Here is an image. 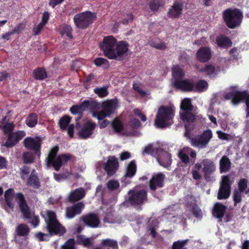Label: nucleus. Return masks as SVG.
<instances>
[{
	"label": "nucleus",
	"instance_id": "20",
	"mask_svg": "<svg viewBox=\"0 0 249 249\" xmlns=\"http://www.w3.org/2000/svg\"><path fill=\"white\" fill-rule=\"evenodd\" d=\"M165 176L162 173L154 175L149 181V188L152 191H155L158 188L164 186Z\"/></svg>",
	"mask_w": 249,
	"mask_h": 249
},
{
	"label": "nucleus",
	"instance_id": "17",
	"mask_svg": "<svg viewBox=\"0 0 249 249\" xmlns=\"http://www.w3.org/2000/svg\"><path fill=\"white\" fill-rule=\"evenodd\" d=\"M196 59L200 62L205 63L210 61L212 57V51L208 47H201L196 54Z\"/></svg>",
	"mask_w": 249,
	"mask_h": 249
},
{
	"label": "nucleus",
	"instance_id": "49",
	"mask_svg": "<svg viewBox=\"0 0 249 249\" xmlns=\"http://www.w3.org/2000/svg\"><path fill=\"white\" fill-rule=\"evenodd\" d=\"M76 242L79 245H82L86 247H90L92 244V241L90 238H85L83 235H78L77 236Z\"/></svg>",
	"mask_w": 249,
	"mask_h": 249
},
{
	"label": "nucleus",
	"instance_id": "3",
	"mask_svg": "<svg viewBox=\"0 0 249 249\" xmlns=\"http://www.w3.org/2000/svg\"><path fill=\"white\" fill-rule=\"evenodd\" d=\"M222 16L226 26L231 29L239 27L243 18V13L238 8H227L223 12Z\"/></svg>",
	"mask_w": 249,
	"mask_h": 249
},
{
	"label": "nucleus",
	"instance_id": "15",
	"mask_svg": "<svg viewBox=\"0 0 249 249\" xmlns=\"http://www.w3.org/2000/svg\"><path fill=\"white\" fill-rule=\"evenodd\" d=\"M119 168V162L114 156L109 157L108 160L103 165V168L108 177L113 176Z\"/></svg>",
	"mask_w": 249,
	"mask_h": 249
},
{
	"label": "nucleus",
	"instance_id": "30",
	"mask_svg": "<svg viewBox=\"0 0 249 249\" xmlns=\"http://www.w3.org/2000/svg\"><path fill=\"white\" fill-rule=\"evenodd\" d=\"M84 223L92 228H96L100 223V220L98 216L94 213H89L82 217Z\"/></svg>",
	"mask_w": 249,
	"mask_h": 249
},
{
	"label": "nucleus",
	"instance_id": "14",
	"mask_svg": "<svg viewBox=\"0 0 249 249\" xmlns=\"http://www.w3.org/2000/svg\"><path fill=\"white\" fill-rule=\"evenodd\" d=\"M201 163L203 165L202 172L204 177L207 181H210L212 179V175L216 170L215 164L213 161L208 159H204Z\"/></svg>",
	"mask_w": 249,
	"mask_h": 249
},
{
	"label": "nucleus",
	"instance_id": "19",
	"mask_svg": "<svg viewBox=\"0 0 249 249\" xmlns=\"http://www.w3.org/2000/svg\"><path fill=\"white\" fill-rule=\"evenodd\" d=\"M183 6V2L175 1L169 9L167 12V16L171 18H178L182 14Z\"/></svg>",
	"mask_w": 249,
	"mask_h": 249
},
{
	"label": "nucleus",
	"instance_id": "54",
	"mask_svg": "<svg viewBox=\"0 0 249 249\" xmlns=\"http://www.w3.org/2000/svg\"><path fill=\"white\" fill-rule=\"evenodd\" d=\"M1 128L2 132L3 133L7 135L11 133L14 132L13 131L14 129L15 126L13 123H6L3 125L0 126Z\"/></svg>",
	"mask_w": 249,
	"mask_h": 249
},
{
	"label": "nucleus",
	"instance_id": "64",
	"mask_svg": "<svg viewBox=\"0 0 249 249\" xmlns=\"http://www.w3.org/2000/svg\"><path fill=\"white\" fill-rule=\"evenodd\" d=\"M25 28V24L23 22L19 23L12 31L13 34L20 33Z\"/></svg>",
	"mask_w": 249,
	"mask_h": 249
},
{
	"label": "nucleus",
	"instance_id": "48",
	"mask_svg": "<svg viewBox=\"0 0 249 249\" xmlns=\"http://www.w3.org/2000/svg\"><path fill=\"white\" fill-rule=\"evenodd\" d=\"M85 110L84 106H83V102L80 105H74L70 108V111L71 114L79 115V116L76 120L77 121L81 118L83 112Z\"/></svg>",
	"mask_w": 249,
	"mask_h": 249
},
{
	"label": "nucleus",
	"instance_id": "41",
	"mask_svg": "<svg viewBox=\"0 0 249 249\" xmlns=\"http://www.w3.org/2000/svg\"><path fill=\"white\" fill-rule=\"evenodd\" d=\"M237 186V191L245 193L246 194L249 193V183L247 179L244 178L240 179L238 182Z\"/></svg>",
	"mask_w": 249,
	"mask_h": 249
},
{
	"label": "nucleus",
	"instance_id": "42",
	"mask_svg": "<svg viewBox=\"0 0 249 249\" xmlns=\"http://www.w3.org/2000/svg\"><path fill=\"white\" fill-rule=\"evenodd\" d=\"M165 5L164 0H151L149 2V7L153 12H157L159 9Z\"/></svg>",
	"mask_w": 249,
	"mask_h": 249
},
{
	"label": "nucleus",
	"instance_id": "23",
	"mask_svg": "<svg viewBox=\"0 0 249 249\" xmlns=\"http://www.w3.org/2000/svg\"><path fill=\"white\" fill-rule=\"evenodd\" d=\"M137 172V165L135 160H131L128 164L125 175L121 178V182L130 183V181H126L127 178H131L135 175Z\"/></svg>",
	"mask_w": 249,
	"mask_h": 249
},
{
	"label": "nucleus",
	"instance_id": "55",
	"mask_svg": "<svg viewBox=\"0 0 249 249\" xmlns=\"http://www.w3.org/2000/svg\"><path fill=\"white\" fill-rule=\"evenodd\" d=\"M93 90L94 93L100 98L105 97L108 94L107 89L106 87L95 88Z\"/></svg>",
	"mask_w": 249,
	"mask_h": 249
},
{
	"label": "nucleus",
	"instance_id": "33",
	"mask_svg": "<svg viewBox=\"0 0 249 249\" xmlns=\"http://www.w3.org/2000/svg\"><path fill=\"white\" fill-rule=\"evenodd\" d=\"M216 43L218 47L221 48H228L232 46V42L227 36L220 35L216 38Z\"/></svg>",
	"mask_w": 249,
	"mask_h": 249
},
{
	"label": "nucleus",
	"instance_id": "45",
	"mask_svg": "<svg viewBox=\"0 0 249 249\" xmlns=\"http://www.w3.org/2000/svg\"><path fill=\"white\" fill-rule=\"evenodd\" d=\"M111 126L115 133H120L124 129L123 122L118 118H115L111 123Z\"/></svg>",
	"mask_w": 249,
	"mask_h": 249
},
{
	"label": "nucleus",
	"instance_id": "50",
	"mask_svg": "<svg viewBox=\"0 0 249 249\" xmlns=\"http://www.w3.org/2000/svg\"><path fill=\"white\" fill-rule=\"evenodd\" d=\"M71 118L68 115H64L61 117L59 121V126L62 130L67 129L70 125Z\"/></svg>",
	"mask_w": 249,
	"mask_h": 249
},
{
	"label": "nucleus",
	"instance_id": "7",
	"mask_svg": "<svg viewBox=\"0 0 249 249\" xmlns=\"http://www.w3.org/2000/svg\"><path fill=\"white\" fill-rule=\"evenodd\" d=\"M117 39L112 36H105L102 42H100L99 47L104 55L110 59H115V47Z\"/></svg>",
	"mask_w": 249,
	"mask_h": 249
},
{
	"label": "nucleus",
	"instance_id": "1",
	"mask_svg": "<svg viewBox=\"0 0 249 249\" xmlns=\"http://www.w3.org/2000/svg\"><path fill=\"white\" fill-rule=\"evenodd\" d=\"M59 147L55 145L52 147L46 158L45 162L48 168L53 167L56 171H59L62 165L67 164L71 160L72 155L70 154H64L57 155Z\"/></svg>",
	"mask_w": 249,
	"mask_h": 249
},
{
	"label": "nucleus",
	"instance_id": "57",
	"mask_svg": "<svg viewBox=\"0 0 249 249\" xmlns=\"http://www.w3.org/2000/svg\"><path fill=\"white\" fill-rule=\"evenodd\" d=\"M121 14L122 16L124 17L125 13L124 12L121 13ZM125 15L127 16L126 18H124L122 21H120V23H122L124 25H127L129 22H132L134 19V16L131 12H126L125 13Z\"/></svg>",
	"mask_w": 249,
	"mask_h": 249
},
{
	"label": "nucleus",
	"instance_id": "61",
	"mask_svg": "<svg viewBox=\"0 0 249 249\" xmlns=\"http://www.w3.org/2000/svg\"><path fill=\"white\" fill-rule=\"evenodd\" d=\"M242 192L235 190L233 193V200L234 201V205H236L242 201Z\"/></svg>",
	"mask_w": 249,
	"mask_h": 249
},
{
	"label": "nucleus",
	"instance_id": "26",
	"mask_svg": "<svg viewBox=\"0 0 249 249\" xmlns=\"http://www.w3.org/2000/svg\"><path fill=\"white\" fill-rule=\"evenodd\" d=\"M47 229L51 235H62L66 232V229L58 221L49 224L46 226Z\"/></svg>",
	"mask_w": 249,
	"mask_h": 249
},
{
	"label": "nucleus",
	"instance_id": "62",
	"mask_svg": "<svg viewBox=\"0 0 249 249\" xmlns=\"http://www.w3.org/2000/svg\"><path fill=\"white\" fill-rule=\"evenodd\" d=\"M92 116L93 117H96L99 121L103 120L104 118L108 117V115L102 109L100 111H93L92 113Z\"/></svg>",
	"mask_w": 249,
	"mask_h": 249
},
{
	"label": "nucleus",
	"instance_id": "29",
	"mask_svg": "<svg viewBox=\"0 0 249 249\" xmlns=\"http://www.w3.org/2000/svg\"><path fill=\"white\" fill-rule=\"evenodd\" d=\"M102 108L109 116L114 113L117 108V103L114 100H107L102 103Z\"/></svg>",
	"mask_w": 249,
	"mask_h": 249
},
{
	"label": "nucleus",
	"instance_id": "9",
	"mask_svg": "<svg viewBox=\"0 0 249 249\" xmlns=\"http://www.w3.org/2000/svg\"><path fill=\"white\" fill-rule=\"evenodd\" d=\"M42 143V140L39 137H26L23 142V144L27 149L33 151L38 157L41 155Z\"/></svg>",
	"mask_w": 249,
	"mask_h": 249
},
{
	"label": "nucleus",
	"instance_id": "56",
	"mask_svg": "<svg viewBox=\"0 0 249 249\" xmlns=\"http://www.w3.org/2000/svg\"><path fill=\"white\" fill-rule=\"evenodd\" d=\"M101 245L103 246L111 247L113 249H117L118 248L117 242L115 240L110 239L103 240Z\"/></svg>",
	"mask_w": 249,
	"mask_h": 249
},
{
	"label": "nucleus",
	"instance_id": "4",
	"mask_svg": "<svg viewBox=\"0 0 249 249\" xmlns=\"http://www.w3.org/2000/svg\"><path fill=\"white\" fill-rule=\"evenodd\" d=\"M15 198L24 218L26 219H32L31 223L34 228L36 227L39 223V217L37 215L32 216L34 213L31 212L23 194L21 193L16 194Z\"/></svg>",
	"mask_w": 249,
	"mask_h": 249
},
{
	"label": "nucleus",
	"instance_id": "35",
	"mask_svg": "<svg viewBox=\"0 0 249 249\" xmlns=\"http://www.w3.org/2000/svg\"><path fill=\"white\" fill-rule=\"evenodd\" d=\"M35 170H33V172L30 175L28 179L26 185L28 186L32 187L34 189H38L40 187V181L38 177L36 174H33V172Z\"/></svg>",
	"mask_w": 249,
	"mask_h": 249
},
{
	"label": "nucleus",
	"instance_id": "11",
	"mask_svg": "<svg viewBox=\"0 0 249 249\" xmlns=\"http://www.w3.org/2000/svg\"><path fill=\"white\" fill-rule=\"evenodd\" d=\"M231 184L229 175H225L222 177V180L217 194L218 199H226L229 197Z\"/></svg>",
	"mask_w": 249,
	"mask_h": 249
},
{
	"label": "nucleus",
	"instance_id": "47",
	"mask_svg": "<svg viewBox=\"0 0 249 249\" xmlns=\"http://www.w3.org/2000/svg\"><path fill=\"white\" fill-rule=\"evenodd\" d=\"M208 88V83L205 80H199L195 86V91L201 92L207 89Z\"/></svg>",
	"mask_w": 249,
	"mask_h": 249
},
{
	"label": "nucleus",
	"instance_id": "18",
	"mask_svg": "<svg viewBox=\"0 0 249 249\" xmlns=\"http://www.w3.org/2000/svg\"><path fill=\"white\" fill-rule=\"evenodd\" d=\"M173 86L176 89L184 91L190 92L195 90L194 82L189 79H181L173 83Z\"/></svg>",
	"mask_w": 249,
	"mask_h": 249
},
{
	"label": "nucleus",
	"instance_id": "6",
	"mask_svg": "<svg viewBox=\"0 0 249 249\" xmlns=\"http://www.w3.org/2000/svg\"><path fill=\"white\" fill-rule=\"evenodd\" d=\"M96 18L95 13L86 11L75 15L73 17V22L77 28L84 30L88 28Z\"/></svg>",
	"mask_w": 249,
	"mask_h": 249
},
{
	"label": "nucleus",
	"instance_id": "10",
	"mask_svg": "<svg viewBox=\"0 0 249 249\" xmlns=\"http://www.w3.org/2000/svg\"><path fill=\"white\" fill-rule=\"evenodd\" d=\"M26 135L24 130H18L6 135L4 141L1 145L7 148L16 146Z\"/></svg>",
	"mask_w": 249,
	"mask_h": 249
},
{
	"label": "nucleus",
	"instance_id": "25",
	"mask_svg": "<svg viewBox=\"0 0 249 249\" xmlns=\"http://www.w3.org/2000/svg\"><path fill=\"white\" fill-rule=\"evenodd\" d=\"M227 206L220 202L216 203L213 209V215L218 219V222H222V218L224 216L227 210Z\"/></svg>",
	"mask_w": 249,
	"mask_h": 249
},
{
	"label": "nucleus",
	"instance_id": "32",
	"mask_svg": "<svg viewBox=\"0 0 249 249\" xmlns=\"http://www.w3.org/2000/svg\"><path fill=\"white\" fill-rule=\"evenodd\" d=\"M185 75L184 71L178 65L174 66L172 68V83L183 79Z\"/></svg>",
	"mask_w": 249,
	"mask_h": 249
},
{
	"label": "nucleus",
	"instance_id": "12",
	"mask_svg": "<svg viewBox=\"0 0 249 249\" xmlns=\"http://www.w3.org/2000/svg\"><path fill=\"white\" fill-rule=\"evenodd\" d=\"M196 157V151L188 147L183 148L178 153V157L185 165L190 162L194 163Z\"/></svg>",
	"mask_w": 249,
	"mask_h": 249
},
{
	"label": "nucleus",
	"instance_id": "53",
	"mask_svg": "<svg viewBox=\"0 0 249 249\" xmlns=\"http://www.w3.org/2000/svg\"><path fill=\"white\" fill-rule=\"evenodd\" d=\"M35 159L34 155L30 152L26 151L22 154V160L24 164L32 163L34 162Z\"/></svg>",
	"mask_w": 249,
	"mask_h": 249
},
{
	"label": "nucleus",
	"instance_id": "28",
	"mask_svg": "<svg viewBox=\"0 0 249 249\" xmlns=\"http://www.w3.org/2000/svg\"><path fill=\"white\" fill-rule=\"evenodd\" d=\"M86 195L84 188H79L71 192L68 196L67 201L70 203H74L82 199Z\"/></svg>",
	"mask_w": 249,
	"mask_h": 249
},
{
	"label": "nucleus",
	"instance_id": "36",
	"mask_svg": "<svg viewBox=\"0 0 249 249\" xmlns=\"http://www.w3.org/2000/svg\"><path fill=\"white\" fill-rule=\"evenodd\" d=\"M33 75L35 79L40 81L44 80L48 76L45 69L41 67L35 69L33 72Z\"/></svg>",
	"mask_w": 249,
	"mask_h": 249
},
{
	"label": "nucleus",
	"instance_id": "60",
	"mask_svg": "<svg viewBox=\"0 0 249 249\" xmlns=\"http://www.w3.org/2000/svg\"><path fill=\"white\" fill-rule=\"evenodd\" d=\"M107 186L108 190L115 191L119 188L120 184L117 180H110L107 182Z\"/></svg>",
	"mask_w": 249,
	"mask_h": 249
},
{
	"label": "nucleus",
	"instance_id": "59",
	"mask_svg": "<svg viewBox=\"0 0 249 249\" xmlns=\"http://www.w3.org/2000/svg\"><path fill=\"white\" fill-rule=\"evenodd\" d=\"M75 241L73 238H70L65 242L62 246V249H76L75 247Z\"/></svg>",
	"mask_w": 249,
	"mask_h": 249
},
{
	"label": "nucleus",
	"instance_id": "24",
	"mask_svg": "<svg viewBox=\"0 0 249 249\" xmlns=\"http://www.w3.org/2000/svg\"><path fill=\"white\" fill-rule=\"evenodd\" d=\"M179 116L184 126L195 125L197 116L192 111L179 113Z\"/></svg>",
	"mask_w": 249,
	"mask_h": 249
},
{
	"label": "nucleus",
	"instance_id": "40",
	"mask_svg": "<svg viewBox=\"0 0 249 249\" xmlns=\"http://www.w3.org/2000/svg\"><path fill=\"white\" fill-rule=\"evenodd\" d=\"M72 29L70 25L64 24L59 28V32L60 35L63 36L64 35L70 39H72L73 36L71 34Z\"/></svg>",
	"mask_w": 249,
	"mask_h": 249
},
{
	"label": "nucleus",
	"instance_id": "8",
	"mask_svg": "<svg viewBox=\"0 0 249 249\" xmlns=\"http://www.w3.org/2000/svg\"><path fill=\"white\" fill-rule=\"evenodd\" d=\"M213 132L210 129L204 130L201 134L195 136L191 139V145L199 148H206L212 138Z\"/></svg>",
	"mask_w": 249,
	"mask_h": 249
},
{
	"label": "nucleus",
	"instance_id": "52",
	"mask_svg": "<svg viewBox=\"0 0 249 249\" xmlns=\"http://www.w3.org/2000/svg\"><path fill=\"white\" fill-rule=\"evenodd\" d=\"M189 239L185 240H178L177 241H175L171 247V249H187V248L185 246L187 244Z\"/></svg>",
	"mask_w": 249,
	"mask_h": 249
},
{
	"label": "nucleus",
	"instance_id": "13",
	"mask_svg": "<svg viewBox=\"0 0 249 249\" xmlns=\"http://www.w3.org/2000/svg\"><path fill=\"white\" fill-rule=\"evenodd\" d=\"M96 127V124L91 120H88L83 125L79 131L78 136L83 139L90 138Z\"/></svg>",
	"mask_w": 249,
	"mask_h": 249
},
{
	"label": "nucleus",
	"instance_id": "16",
	"mask_svg": "<svg viewBox=\"0 0 249 249\" xmlns=\"http://www.w3.org/2000/svg\"><path fill=\"white\" fill-rule=\"evenodd\" d=\"M85 208V205L82 202H78L66 208V216L68 219L73 218L77 215L81 213Z\"/></svg>",
	"mask_w": 249,
	"mask_h": 249
},
{
	"label": "nucleus",
	"instance_id": "44",
	"mask_svg": "<svg viewBox=\"0 0 249 249\" xmlns=\"http://www.w3.org/2000/svg\"><path fill=\"white\" fill-rule=\"evenodd\" d=\"M83 106H84L85 109L89 108L92 112L97 111L100 107V104L96 101H89V100H85L83 102Z\"/></svg>",
	"mask_w": 249,
	"mask_h": 249
},
{
	"label": "nucleus",
	"instance_id": "51",
	"mask_svg": "<svg viewBox=\"0 0 249 249\" xmlns=\"http://www.w3.org/2000/svg\"><path fill=\"white\" fill-rule=\"evenodd\" d=\"M160 148H153L152 144H149L145 146L144 150L142 152L143 155L145 154H150L153 156H156Z\"/></svg>",
	"mask_w": 249,
	"mask_h": 249
},
{
	"label": "nucleus",
	"instance_id": "2",
	"mask_svg": "<svg viewBox=\"0 0 249 249\" xmlns=\"http://www.w3.org/2000/svg\"><path fill=\"white\" fill-rule=\"evenodd\" d=\"M175 109L171 106H162L158 109L155 120L156 127L164 128L173 124Z\"/></svg>",
	"mask_w": 249,
	"mask_h": 249
},
{
	"label": "nucleus",
	"instance_id": "39",
	"mask_svg": "<svg viewBox=\"0 0 249 249\" xmlns=\"http://www.w3.org/2000/svg\"><path fill=\"white\" fill-rule=\"evenodd\" d=\"M180 110L179 113L182 112H189L193 110L194 107L192 105L191 100L190 98L184 99L180 104Z\"/></svg>",
	"mask_w": 249,
	"mask_h": 249
},
{
	"label": "nucleus",
	"instance_id": "63",
	"mask_svg": "<svg viewBox=\"0 0 249 249\" xmlns=\"http://www.w3.org/2000/svg\"><path fill=\"white\" fill-rule=\"evenodd\" d=\"M94 64L97 67H100L103 64L106 65V66L108 67L109 66V62L105 58L102 57H98L94 59Z\"/></svg>",
	"mask_w": 249,
	"mask_h": 249
},
{
	"label": "nucleus",
	"instance_id": "58",
	"mask_svg": "<svg viewBox=\"0 0 249 249\" xmlns=\"http://www.w3.org/2000/svg\"><path fill=\"white\" fill-rule=\"evenodd\" d=\"M47 216L48 219L45 220L47 226L50 224H51L58 221L56 219V214L53 211H48L47 212Z\"/></svg>",
	"mask_w": 249,
	"mask_h": 249
},
{
	"label": "nucleus",
	"instance_id": "46",
	"mask_svg": "<svg viewBox=\"0 0 249 249\" xmlns=\"http://www.w3.org/2000/svg\"><path fill=\"white\" fill-rule=\"evenodd\" d=\"M16 231L18 236H25L29 234L30 229L26 224H20L18 226Z\"/></svg>",
	"mask_w": 249,
	"mask_h": 249
},
{
	"label": "nucleus",
	"instance_id": "37",
	"mask_svg": "<svg viewBox=\"0 0 249 249\" xmlns=\"http://www.w3.org/2000/svg\"><path fill=\"white\" fill-rule=\"evenodd\" d=\"M187 206L193 215L199 220L202 218V213L201 209L196 203H188Z\"/></svg>",
	"mask_w": 249,
	"mask_h": 249
},
{
	"label": "nucleus",
	"instance_id": "27",
	"mask_svg": "<svg viewBox=\"0 0 249 249\" xmlns=\"http://www.w3.org/2000/svg\"><path fill=\"white\" fill-rule=\"evenodd\" d=\"M129 44L126 41H120L116 42L114 53L115 59L121 57L126 53L128 51Z\"/></svg>",
	"mask_w": 249,
	"mask_h": 249
},
{
	"label": "nucleus",
	"instance_id": "31",
	"mask_svg": "<svg viewBox=\"0 0 249 249\" xmlns=\"http://www.w3.org/2000/svg\"><path fill=\"white\" fill-rule=\"evenodd\" d=\"M195 69L199 72H204L209 77H214L217 74L215 67L212 64H206L203 68H199L198 66H195Z\"/></svg>",
	"mask_w": 249,
	"mask_h": 249
},
{
	"label": "nucleus",
	"instance_id": "22",
	"mask_svg": "<svg viewBox=\"0 0 249 249\" xmlns=\"http://www.w3.org/2000/svg\"><path fill=\"white\" fill-rule=\"evenodd\" d=\"M246 94V90L232 91L226 94L224 97L225 99L231 100L233 104L236 105L243 101L244 95Z\"/></svg>",
	"mask_w": 249,
	"mask_h": 249
},
{
	"label": "nucleus",
	"instance_id": "34",
	"mask_svg": "<svg viewBox=\"0 0 249 249\" xmlns=\"http://www.w3.org/2000/svg\"><path fill=\"white\" fill-rule=\"evenodd\" d=\"M231 163L227 156H223L219 161V169L220 173H226L231 168Z\"/></svg>",
	"mask_w": 249,
	"mask_h": 249
},
{
	"label": "nucleus",
	"instance_id": "5",
	"mask_svg": "<svg viewBox=\"0 0 249 249\" xmlns=\"http://www.w3.org/2000/svg\"><path fill=\"white\" fill-rule=\"evenodd\" d=\"M128 195V202L137 210H142V206L147 199V192L144 189L130 190Z\"/></svg>",
	"mask_w": 249,
	"mask_h": 249
},
{
	"label": "nucleus",
	"instance_id": "21",
	"mask_svg": "<svg viewBox=\"0 0 249 249\" xmlns=\"http://www.w3.org/2000/svg\"><path fill=\"white\" fill-rule=\"evenodd\" d=\"M157 160L159 164L164 168L169 167L172 163L171 155L167 152L160 149L158 152Z\"/></svg>",
	"mask_w": 249,
	"mask_h": 249
},
{
	"label": "nucleus",
	"instance_id": "43",
	"mask_svg": "<svg viewBox=\"0 0 249 249\" xmlns=\"http://www.w3.org/2000/svg\"><path fill=\"white\" fill-rule=\"evenodd\" d=\"M38 122V115L35 113L29 114L25 120V124L29 127H34Z\"/></svg>",
	"mask_w": 249,
	"mask_h": 249
},
{
	"label": "nucleus",
	"instance_id": "38",
	"mask_svg": "<svg viewBox=\"0 0 249 249\" xmlns=\"http://www.w3.org/2000/svg\"><path fill=\"white\" fill-rule=\"evenodd\" d=\"M14 192L13 189L10 188L4 193V198L6 205L11 209L14 208V203L13 202Z\"/></svg>",
	"mask_w": 249,
	"mask_h": 249
}]
</instances>
